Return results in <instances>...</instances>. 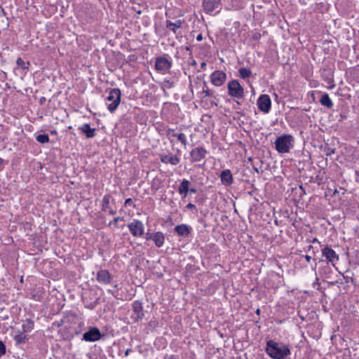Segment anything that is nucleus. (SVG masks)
Masks as SVG:
<instances>
[{"label":"nucleus","instance_id":"obj_1","mask_svg":"<svg viewBox=\"0 0 359 359\" xmlns=\"http://www.w3.org/2000/svg\"><path fill=\"white\" fill-rule=\"evenodd\" d=\"M274 144L278 153H288L294 147V138L291 135H282L277 137Z\"/></svg>","mask_w":359,"mask_h":359},{"label":"nucleus","instance_id":"obj_2","mask_svg":"<svg viewBox=\"0 0 359 359\" xmlns=\"http://www.w3.org/2000/svg\"><path fill=\"white\" fill-rule=\"evenodd\" d=\"M291 351L289 347L283 344L271 340V358L273 359H288Z\"/></svg>","mask_w":359,"mask_h":359},{"label":"nucleus","instance_id":"obj_3","mask_svg":"<svg viewBox=\"0 0 359 359\" xmlns=\"http://www.w3.org/2000/svg\"><path fill=\"white\" fill-rule=\"evenodd\" d=\"M84 307L93 310L100 303V297L95 289H89L85 291L81 297Z\"/></svg>","mask_w":359,"mask_h":359},{"label":"nucleus","instance_id":"obj_4","mask_svg":"<svg viewBox=\"0 0 359 359\" xmlns=\"http://www.w3.org/2000/svg\"><path fill=\"white\" fill-rule=\"evenodd\" d=\"M104 337L100 329L96 326H88L83 334L81 340L87 342H95Z\"/></svg>","mask_w":359,"mask_h":359},{"label":"nucleus","instance_id":"obj_5","mask_svg":"<svg viewBox=\"0 0 359 359\" xmlns=\"http://www.w3.org/2000/svg\"><path fill=\"white\" fill-rule=\"evenodd\" d=\"M121 92L119 88H114L110 90L109 95L106 98L107 101L111 102L107 104V109L111 112H114L121 102Z\"/></svg>","mask_w":359,"mask_h":359},{"label":"nucleus","instance_id":"obj_6","mask_svg":"<svg viewBox=\"0 0 359 359\" xmlns=\"http://www.w3.org/2000/svg\"><path fill=\"white\" fill-rule=\"evenodd\" d=\"M133 314L130 316L134 323H139L146 318L147 312L144 310L142 303L139 300H135L131 304Z\"/></svg>","mask_w":359,"mask_h":359},{"label":"nucleus","instance_id":"obj_7","mask_svg":"<svg viewBox=\"0 0 359 359\" xmlns=\"http://www.w3.org/2000/svg\"><path fill=\"white\" fill-rule=\"evenodd\" d=\"M228 94L237 99L243 98L244 89L237 80H231L227 84Z\"/></svg>","mask_w":359,"mask_h":359},{"label":"nucleus","instance_id":"obj_8","mask_svg":"<svg viewBox=\"0 0 359 359\" xmlns=\"http://www.w3.org/2000/svg\"><path fill=\"white\" fill-rule=\"evenodd\" d=\"M130 233L134 237H142L144 234V227L142 221L135 219L127 225Z\"/></svg>","mask_w":359,"mask_h":359},{"label":"nucleus","instance_id":"obj_9","mask_svg":"<svg viewBox=\"0 0 359 359\" xmlns=\"http://www.w3.org/2000/svg\"><path fill=\"white\" fill-rule=\"evenodd\" d=\"M172 65L171 60H169L164 56H159L156 57L155 60V69L156 71L160 72H165L169 70Z\"/></svg>","mask_w":359,"mask_h":359},{"label":"nucleus","instance_id":"obj_10","mask_svg":"<svg viewBox=\"0 0 359 359\" xmlns=\"http://www.w3.org/2000/svg\"><path fill=\"white\" fill-rule=\"evenodd\" d=\"M322 255L326 258L328 263H331L335 267L336 263L339 260V255L333 249L327 245L322 249Z\"/></svg>","mask_w":359,"mask_h":359},{"label":"nucleus","instance_id":"obj_11","mask_svg":"<svg viewBox=\"0 0 359 359\" xmlns=\"http://www.w3.org/2000/svg\"><path fill=\"white\" fill-rule=\"evenodd\" d=\"M222 0H203L202 7L203 11L207 14H211L217 8H220Z\"/></svg>","mask_w":359,"mask_h":359},{"label":"nucleus","instance_id":"obj_12","mask_svg":"<svg viewBox=\"0 0 359 359\" xmlns=\"http://www.w3.org/2000/svg\"><path fill=\"white\" fill-rule=\"evenodd\" d=\"M192 227L186 224H178L173 229V233L178 236L186 238L191 235L192 232Z\"/></svg>","mask_w":359,"mask_h":359},{"label":"nucleus","instance_id":"obj_13","mask_svg":"<svg viewBox=\"0 0 359 359\" xmlns=\"http://www.w3.org/2000/svg\"><path fill=\"white\" fill-rule=\"evenodd\" d=\"M226 78V73L219 70L213 72L210 75L211 82L215 86H222L225 81Z\"/></svg>","mask_w":359,"mask_h":359},{"label":"nucleus","instance_id":"obj_14","mask_svg":"<svg viewBox=\"0 0 359 359\" xmlns=\"http://www.w3.org/2000/svg\"><path fill=\"white\" fill-rule=\"evenodd\" d=\"M257 108L262 112L266 114L269 112V95L266 94L261 95L257 101Z\"/></svg>","mask_w":359,"mask_h":359},{"label":"nucleus","instance_id":"obj_15","mask_svg":"<svg viewBox=\"0 0 359 359\" xmlns=\"http://www.w3.org/2000/svg\"><path fill=\"white\" fill-rule=\"evenodd\" d=\"M207 151L205 148L201 147H198L195 149H193L190 152V156L192 162H198L201 160L205 158L207 154Z\"/></svg>","mask_w":359,"mask_h":359},{"label":"nucleus","instance_id":"obj_16","mask_svg":"<svg viewBox=\"0 0 359 359\" xmlns=\"http://www.w3.org/2000/svg\"><path fill=\"white\" fill-rule=\"evenodd\" d=\"M74 325H68L69 331L72 333L73 338L76 336H79L84 330L85 324L83 321L79 320L76 317V319L72 320Z\"/></svg>","mask_w":359,"mask_h":359},{"label":"nucleus","instance_id":"obj_17","mask_svg":"<svg viewBox=\"0 0 359 359\" xmlns=\"http://www.w3.org/2000/svg\"><path fill=\"white\" fill-rule=\"evenodd\" d=\"M111 195L109 194H105L103 196L101 205V210L103 212H107L110 215H114L116 213V210L113 209L110 205Z\"/></svg>","mask_w":359,"mask_h":359},{"label":"nucleus","instance_id":"obj_18","mask_svg":"<svg viewBox=\"0 0 359 359\" xmlns=\"http://www.w3.org/2000/svg\"><path fill=\"white\" fill-rule=\"evenodd\" d=\"M96 280L102 284H109L112 280V276L109 272L105 269H101L97 271L96 275Z\"/></svg>","mask_w":359,"mask_h":359},{"label":"nucleus","instance_id":"obj_19","mask_svg":"<svg viewBox=\"0 0 359 359\" xmlns=\"http://www.w3.org/2000/svg\"><path fill=\"white\" fill-rule=\"evenodd\" d=\"M222 184L225 187L231 186L233 182L232 173L229 169L223 170L219 175Z\"/></svg>","mask_w":359,"mask_h":359},{"label":"nucleus","instance_id":"obj_20","mask_svg":"<svg viewBox=\"0 0 359 359\" xmlns=\"http://www.w3.org/2000/svg\"><path fill=\"white\" fill-rule=\"evenodd\" d=\"M190 185L191 182L187 179H183L180 183L178 187V193L182 196V199L187 197L189 190H190Z\"/></svg>","mask_w":359,"mask_h":359},{"label":"nucleus","instance_id":"obj_21","mask_svg":"<svg viewBox=\"0 0 359 359\" xmlns=\"http://www.w3.org/2000/svg\"><path fill=\"white\" fill-rule=\"evenodd\" d=\"M79 130L86 138H93L96 135L95 128H91L89 123H83L79 127Z\"/></svg>","mask_w":359,"mask_h":359},{"label":"nucleus","instance_id":"obj_22","mask_svg":"<svg viewBox=\"0 0 359 359\" xmlns=\"http://www.w3.org/2000/svg\"><path fill=\"white\" fill-rule=\"evenodd\" d=\"M160 159L162 163L165 164L169 163L172 165H177L180 161V158L178 156H173L172 154H161Z\"/></svg>","mask_w":359,"mask_h":359},{"label":"nucleus","instance_id":"obj_23","mask_svg":"<svg viewBox=\"0 0 359 359\" xmlns=\"http://www.w3.org/2000/svg\"><path fill=\"white\" fill-rule=\"evenodd\" d=\"M184 22V20H177L175 22H172L171 20H167L165 21V27L168 29L169 31L172 33L177 34V30L180 29L182 26V24Z\"/></svg>","mask_w":359,"mask_h":359},{"label":"nucleus","instance_id":"obj_24","mask_svg":"<svg viewBox=\"0 0 359 359\" xmlns=\"http://www.w3.org/2000/svg\"><path fill=\"white\" fill-rule=\"evenodd\" d=\"M240 180L245 182H250L252 171L250 168H244L238 172Z\"/></svg>","mask_w":359,"mask_h":359},{"label":"nucleus","instance_id":"obj_25","mask_svg":"<svg viewBox=\"0 0 359 359\" xmlns=\"http://www.w3.org/2000/svg\"><path fill=\"white\" fill-rule=\"evenodd\" d=\"M26 332L18 331L13 339L17 345L25 344L29 339V335L25 334Z\"/></svg>","mask_w":359,"mask_h":359},{"label":"nucleus","instance_id":"obj_26","mask_svg":"<svg viewBox=\"0 0 359 359\" xmlns=\"http://www.w3.org/2000/svg\"><path fill=\"white\" fill-rule=\"evenodd\" d=\"M154 243L157 248H161L163 245L165 241V235L161 231L154 233Z\"/></svg>","mask_w":359,"mask_h":359},{"label":"nucleus","instance_id":"obj_27","mask_svg":"<svg viewBox=\"0 0 359 359\" xmlns=\"http://www.w3.org/2000/svg\"><path fill=\"white\" fill-rule=\"evenodd\" d=\"M319 102L321 105L327 108L330 109L333 107V102L327 93H324L320 99Z\"/></svg>","mask_w":359,"mask_h":359},{"label":"nucleus","instance_id":"obj_28","mask_svg":"<svg viewBox=\"0 0 359 359\" xmlns=\"http://www.w3.org/2000/svg\"><path fill=\"white\" fill-rule=\"evenodd\" d=\"M34 322L30 318H27L22 325V332H29L34 329Z\"/></svg>","mask_w":359,"mask_h":359},{"label":"nucleus","instance_id":"obj_29","mask_svg":"<svg viewBox=\"0 0 359 359\" xmlns=\"http://www.w3.org/2000/svg\"><path fill=\"white\" fill-rule=\"evenodd\" d=\"M69 329L68 325H65L62 330H60L62 339L65 341H70L73 339L72 333Z\"/></svg>","mask_w":359,"mask_h":359},{"label":"nucleus","instance_id":"obj_30","mask_svg":"<svg viewBox=\"0 0 359 359\" xmlns=\"http://www.w3.org/2000/svg\"><path fill=\"white\" fill-rule=\"evenodd\" d=\"M238 73H239V76L243 79H248L252 75L251 70L250 69H248L245 67L241 68L238 70Z\"/></svg>","mask_w":359,"mask_h":359},{"label":"nucleus","instance_id":"obj_31","mask_svg":"<svg viewBox=\"0 0 359 359\" xmlns=\"http://www.w3.org/2000/svg\"><path fill=\"white\" fill-rule=\"evenodd\" d=\"M36 140L41 144H46L50 142V138L48 134H39L36 135Z\"/></svg>","mask_w":359,"mask_h":359},{"label":"nucleus","instance_id":"obj_32","mask_svg":"<svg viewBox=\"0 0 359 359\" xmlns=\"http://www.w3.org/2000/svg\"><path fill=\"white\" fill-rule=\"evenodd\" d=\"M17 65L20 67L23 70L29 69V67L30 65L29 62H25L21 57H18L16 61Z\"/></svg>","mask_w":359,"mask_h":359},{"label":"nucleus","instance_id":"obj_33","mask_svg":"<svg viewBox=\"0 0 359 359\" xmlns=\"http://www.w3.org/2000/svg\"><path fill=\"white\" fill-rule=\"evenodd\" d=\"M172 137H177V140L180 141L184 146L187 144L186 135L184 133H172Z\"/></svg>","mask_w":359,"mask_h":359},{"label":"nucleus","instance_id":"obj_34","mask_svg":"<svg viewBox=\"0 0 359 359\" xmlns=\"http://www.w3.org/2000/svg\"><path fill=\"white\" fill-rule=\"evenodd\" d=\"M175 86V82L169 80V79H164V81L162 83L161 88L165 91V89H170L173 88Z\"/></svg>","mask_w":359,"mask_h":359},{"label":"nucleus","instance_id":"obj_35","mask_svg":"<svg viewBox=\"0 0 359 359\" xmlns=\"http://www.w3.org/2000/svg\"><path fill=\"white\" fill-rule=\"evenodd\" d=\"M71 318H72V320L76 319V314L71 313L69 315L65 316L64 319L61 320L60 322L58 323V326L60 327L64 323L70 322Z\"/></svg>","mask_w":359,"mask_h":359},{"label":"nucleus","instance_id":"obj_36","mask_svg":"<svg viewBox=\"0 0 359 359\" xmlns=\"http://www.w3.org/2000/svg\"><path fill=\"white\" fill-rule=\"evenodd\" d=\"M6 346L5 345V343L0 340V358L4 356L6 353Z\"/></svg>","mask_w":359,"mask_h":359},{"label":"nucleus","instance_id":"obj_37","mask_svg":"<svg viewBox=\"0 0 359 359\" xmlns=\"http://www.w3.org/2000/svg\"><path fill=\"white\" fill-rule=\"evenodd\" d=\"M320 272L325 275V278H329L327 275L332 272V270L329 266H327L322 269Z\"/></svg>","mask_w":359,"mask_h":359},{"label":"nucleus","instance_id":"obj_38","mask_svg":"<svg viewBox=\"0 0 359 359\" xmlns=\"http://www.w3.org/2000/svg\"><path fill=\"white\" fill-rule=\"evenodd\" d=\"M202 93L205 94V97H214L213 92L209 90L208 88L206 89L203 88L202 90Z\"/></svg>","mask_w":359,"mask_h":359},{"label":"nucleus","instance_id":"obj_39","mask_svg":"<svg viewBox=\"0 0 359 359\" xmlns=\"http://www.w3.org/2000/svg\"><path fill=\"white\" fill-rule=\"evenodd\" d=\"M146 241H153L154 240V233H150L149 231H147V233H144V236Z\"/></svg>","mask_w":359,"mask_h":359},{"label":"nucleus","instance_id":"obj_40","mask_svg":"<svg viewBox=\"0 0 359 359\" xmlns=\"http://www.w3.org/2000/svg\"><path fill=\"white\" fill-rule=\"evenodd\" d=\"M186 210H197V208H196V206L192 203H189L185 207H184V210L185 211Z\"/></svg>","mask_w":359,"mask_h":359},{"label":"nucleus","instance_id":"obj_41","mask_svg":"<svg viewBox=\"0 0 359 359\" xmlns=\"http://www.w3.org/2000/svg\"><path fill=\"white\" fill-rule=\"evenodd\" d=\"M8 163V161H4L0 157V172L4 169L5 165Z\"/></svg>","mask_w":359,"mask_h":359},{"label":"nucleus","instance_id":"obj_42","mask_svg":"<svg viewBox=\"0 0 359 359\" xmlns=\"http://www.w3.org/2000/svg\"><path fill=\"white\" fill-rule=\"evenodd\" d=\"M265 341H266L265 351L267 353V355H269L270 348H269V339H268V337H266L265 338Z\"/></svg>","mask_w":359,"mask_h":359},{"label":"nucleus","instance_id":"obj_43","mask_svg":"<svg viewBox=\"0 0 359 359\" xmlns=\"http://www.w3.org/2000/svg\"><path fill=\"white\" fill-rule=\"evenodd\" d=\"M124 205L126 207V206H130V205H133V207H135V205L133 203V200L130 198L126 199L125 203H124Z\"/></svg>","mask_w":359,"mask_h":359},{"label":"nucleus","instance_id":"obj_44","mask_svg":"<svg viewBox=\"0 0 359 359\" xmlns=\"http://www.w3.org/2000/svg\"><path fill=\"white\" fill-rule=\"evenodd\" d=\"M122 219H123V217H114V219H113V221H112V222H110L107 224V226H110L113 223H114V224H116L118 222V221H119V220H122Z\"/></svg>","mask_w":359,"mask_h":359},{"label":"nucleus","instance_id":"obj_45","mask_svg":"<svg viewBox=\"0 0 359 359\" xmlns=\"http://www.w3.org/2000/svg\"><path fill=\"white\" fill-rule=\"evenodd\" d=\"M262 165L260 166V170H261V172H264V170H268L269 167V163H266L264 164L262 161Z\"/></svg>","mask_w":359,"mask_h":359},{"label":"nucleus","instance_id":"obj_46","mask_svg":"<svg viewBox=\"0 0 359 359\" xmlns=\"http://www.w3.org/2000/svg\"><path fill=\"white\" fill-rule=\"evenodd\" d=\"M355 181L359 184V169L355 171Z\"/></svg>","mask_w":359,"mask_h":359},{"label":"nucleus","instance_id":"obj_47","mask_svg":"<svg viewBox=\"0 0 359 359\" xmlns=\"http://www.w3.org/2000/svg\"><path fill=\"white\" fill-rule=\"evenodd\" d=\"M172 133H174V129H172V128H169L168 132H167V135L168 136H172Z\"/></svg>","mask_w":359,"mask_h":359},{"label":"nucleus","instance_id":"obj_48","mask_svg":"<svg viewBox=\"0 0 359 359\" xmlns=\"http://www.w3.org/2000/svg\"><path fill=\"white\" fill-rule=\"evenodd\" d=\"M194 267V265L189 264H187V265L186 269H187V270H190V271H191V270H192V269H193ZM194 271V269H193V271Z\"/></svg>","mask_w":359,"mask_h":359},{"label":"nucleus","instance_id":"obj_49","mask_svg":"<svg viewBox=\"0 0 359 359\" xmlns=\"http://www.w3.org/2000/svg\"><path fill=\"white\" fill-rule=\"evenodd\" d=\"M196 40L198 41H201L203 40V35L201 33H200L199 34H198V36H196Z\"/></svg>","mask_w":359,"mask_h":359},{"label":"nucleus","instance_id":"obj_50","mask_svg":"<svg viewBox=\"0 0 359 359\" xmlns=\"http://www.w3.org/2000/svg\"><path fill=\"white\" fill-rule=\"evenodd\" d=\"M107 292L109 293H110L111 294H112L114 297H116V292H115L114 290H110L109 289V290H107Z\"/></svg>","mask_w":359,"mask_h":359},{"label":"nucleus","instance_id":"obj_51","mask_svg":"<svg viewBox=\"0 0 359 359\" xmlns=\"http://www.w3.org/2000/svg\"><path fill=\"white\" fill-rule=\"evenodd\" d=\"M45 102H46V98H45L44 97H41L39 99V103H40V104H43Z\"/></svg>","mask_w":359,"mask_h":359},{"label":"nucleus","instance_id":"obj_52","mask_svg":"<svg viewBox=\"0 0 359 359\" xmlns=\"http://www.w3.org/2000/svg\"><path fill=\"white\" fill-rule=\"evenodd\" d=\"M189 192H190L191 194H196L197 192V189L195 188L190 187V190H189Z\"/></svg>","mask_w":359,"mask_h":359},{"label":"nucleus","instance_id":"obj_53","mask_svg":"<svg viewBox=\"0 0 359 359\" xmlns=\"http://www.w3.org/2000/svg\"><path fill=\"white\" fill-rule=\"evenodd\" d=\"M168 359H180V358L178 355H172L170 357H168Z\"/></svg>","mask_w":359,"mask_h":359},{"label":"nucleus","instance_id":"obj_54","mask_svg":"<svg viewBox=\"0 0 359 359\" xmlns=\"http://www.w3.org/2000/svg\"><path fill=\"white\" fill-rule=\"evenodd\" d=\"M156 323V321H153V320H151L149 323V325L150 327H155Z\"/></svg>","mask_w":359,"mask_h":359},{"label":"nucleus","instance_id":"obj_55","mask_svg":"<svg viewBox=\"0 0 359 359\" xmlns=\"http://www.w3.org/2000/svg\"><path fill=\"white\" fill-rule=\"evenodd\" d=\"M304 257H305V259H306V262H309L311 261V256H309V255H306L304 256Z\"/></svg>","mask_w":359,"mask_h":359},{"label":"nucleus","instance_id":"obj_56","mask_svg":"<svg viewBox=\"0 0 359 359\" xmlns=\"http://www.w3.org/2000/svg\"><path fill=\"white\" fill-rule=\"evenodd\" d=\"M50 135H57V131H56L55 130H50Z\"/></svg>","mask_w":359,"mask_h":359},{"label":"nucleus","instance_id":"obj_57","mask_svg":"<svg viewBox=\"0 0 359 359\" xmlns=\"http://www.w3.org/2000/svg\"><path fill=\"white\" fill-rule=\"evenodd\" d=\"M195 202H201V198L199 197H196L195 198Z\"/></svg>","mask_w":359,"mask_h":359},{"label":"nucleus","instance_id":"obj_58","mask_svg":"<svg viewBox=\"0 0 359 359\" xmlns=\"http://www.w3.org/2000/svg\"><path fill=\"white\" fill-rule=\"evenodd\" d=\"M185 50L187 51H191V47L190 46H186Z\"/></svg>","mask_w":359,"mask_h":359},{"label":"nucleus","instance_id":"obj_59","mask_svg":"<svg viewBox=\"0 0 359 359\" xmlns=\"http://www.w3.org/2000/svg\"><path fill=\"white\" fill-rule=\"evenodd\" d=\"M270 264H271V266H273V264H276V262H275V261H272V260H271Z\"/></svg>","mask_w":359,"mask_h":359},{"label":"nucleus","instance_id":"obj_60","mask_svg":"<svg viewBox=\"0 0 359 359\" xmlns=\"http://www.w3.org/2000/svg\"><path fill=\"white\" fill-rule=\"evenodd\" d=\"M316 243H320V242L318 241V239H317V238H314V239L313 240V243H316Z\"/></svg>","mask_w":359,"mask_h":359},{"label":"nucleus","instance_id":"obj_61","mask_svg":"<svg viewBox=\"0 0 359 359\" xmlns=\"http://www.w3.org/2000/svg\"><path fill=\"white\" fill-rule=\"evenodd\" d=\"M205 65H206V64H205V62H202V63H201V67H205Z\"/></svg>","mask_w":359,"mask_h":359},{"label":"nucleus","instance_id":"obj_62","mask_svg":"<svg viewBox=\"0 0 359 359\" xmlns=\"http://www.w3.org/2000/svg\"><path fill=\"white\" fill-rule=\"evenodd\" d=\"M259 312H260L259 309H257V311H256V313L259 314Z\"/></svg>","mask_w":359,"mask_h":359},{"label":"nucleus","instance_id":"obj_63","mask_svg":"<svg viewBox=\"0 0 359 359\" xmlns=\"http://www.w3.org/2000/svg\"><path fill=\"white\" fill-rule=\"evenodd\" d=\"M20 282L23 283V277L22 276H21V278H20Z\"/></svg>","mask_w":359,"mask_h":359},{"label":"nucleus","instance_id":"obj_64","mask_svg":"<svg viewBox=\"0 0 359 359\" xmlns=\"http://www.w3.org/2000/svg\"><path fill=\"white\" fill-rule=\"evenodd\" d=\"M255 168V171H256V172H259V170H258V168Z\"/></svg>","mask_w":359,"mask_h":359}]
</instances>
